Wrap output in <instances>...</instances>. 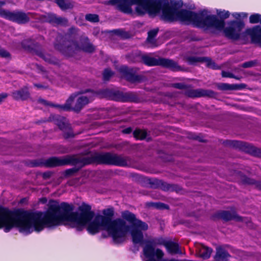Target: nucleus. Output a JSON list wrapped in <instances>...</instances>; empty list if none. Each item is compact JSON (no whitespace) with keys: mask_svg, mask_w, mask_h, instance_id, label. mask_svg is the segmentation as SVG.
Here are the masks:
<instances>
[{"mask_svg":"<svg viewBox=\"0 0 261 261\" xmlns=\"http://www.w3.org/2000/svg\"><path fill=\"white\" fill-rule=\"evenodd\" d=\"M89 205L83 204L79 207L80 214H78L72 212V205L65 202L59 204L54 200L49 201L48 208L44 213L24 212L18 214L6 209V232L16 227L20 232L28 234L33 231L40 232L45 227L51 228L62 224H69L81 231L87 225L91 234L105 230L116 243L126 240L129 227L121 218L111 219L114 215L113 208L103 210L105 216L98 215L95 217Z\"/></svg>","mask_w":261,"mask_h":261,"instance_id":"nucleus-1","label":"nucleus"},{"mask_svg":"<svg viewBox=\"0 0 261 261\" xmlns=\"http://www.w3.org/2000/svg\"><path fill=\"white\" fill-rule=\"evenodd\" d=\"M172 7H165L163 9L162 18L169 22L180 21L186 24H192L194 26L204 28L214 29L218 31H223L225 36L229 39H238L241 36L244 23L241 20L230 21L228 26L224 28L223 19L229 17L230 13L228 11L217 10V14L221 19L216 15H211L207 11L203 10L197 13L180 8L182 6L181 0L171 1Z\"/></svg>","mask_w":261,"mask_h":261,"instance_id":"nucleus-2","label":"nucleus"},{"mask_svg":"<svg viewBox=\"0 0 261 261\" xmlns=\"http://www.w3.org/2000/svg\"><path fill=\"white\" fill-rule=\"evenodd\" d=\"M93 162L120 166H126L127 164L126 159L121 156L109 153H90L81 158H77L74 155H67L63 158H50L45 161L44 165L47 167H56L66 164L75 165L79 163L86 165Z\"/></svg>","mask_w":261,"mask_h":261,"instance_id":"nucleus-3","label":"nucleus"},{"mask_svg":"<svg viewBox=\"0 0 261 261\" xmlns=\"http://www.w3.org/2000/svg\"><path fill=\"white\" fill-rule=\"evenodd\" d=\"M121 216L123 220H125L131 224L130 226L127 225L129 227L128 231H130L133 242L134 244H142L144 238L142 231L148 229L147 224L137 219L134 214L128 211L122 212Z\"/></svg>","mask_w":261,"mask_h":261,"instance_id":"nucleus-4","label":"nucleus"},{"mask_svg":"<svg viewBox=\"0 0 261 261\" xmlns=\"http://www.w3.org/2000/svg\"><path fill=\"white\" fill-rule=\"evenodd\" d=\"M109 91L108 89H104L97 93L91 90L81 92V94H84L77 98L74 107H72L74 110L80 111L84 106L92 102L98 95L101 97H107L108 95Z\"/></svg>","mask_w":261,"mask_h":261,"instance_id":"nucleus-5","label":"nucleus"},{"mask_svg":"<svg viewBox=\"0 0 261 261\" xmlns=\"http://www.w3.org/2000/svg\"><path fill=\"white\" fill-rule=\"evenodd\" d=\"M142 59L144 63L148 66L160 65L173 71L180 70V67L174 61L164 58L156 59L148 56H143Z\"/></svg>","mask_w":261,"mask_h":261,"instance_id":"nucleus-6","label":"nucleus"},{"mask_svg":"<svg viewBox=\"0 0 261 261\" xmlns=\"http://www.w3.org/2000/svg\"><path fill=\"white\" fill-rule=\"evenodd\" d=\"M0 17L19 23H24L28 22L30 18L34 17V16L31 13L26 14L22 12H11L5 10H0Z\"/></svg>","mask_w":261,"mask_h":261,"instance_id":"nucleus-7","label":"nucleus"},{"mask_svg":"<svg viewBox=\"0 0 261 261\" xmlns=\"http://www.w3.org/2000/svg\"><path fill=\"white\" fill-rule=\"evenodd\" d=\"M50 119L63 132L65 138H68L73 136L68 121L65 117L59 115H51Z\"/></svg>","mask_w":261,"mask_h":261,"instance_id":"nucleus-8","label":"nucleus"},{"mask_svg":"<svg viewBox=\"0 0 261 261\" xmlns=\"http://www.w3.org/2000/svg\"><path fill=\"white\" fill-rule=\"evenodd\" d=\"M81 44L79 45L76 42H74L72 45L68 47L67 50L74 49L75 50H83L84 51L91 53L94 51V46L89 42L87 37H84L81 41Z\"/></svg>","mask_w":261,"mask_h":261,"instance_id":"nucleus-9","label":"nucleus"},{"mask_svg":"<svg viewBox=\"0 0 261 261\" xmlns=\"http://www.w3.org/2000/svg\"><path fill=\"white\" fill-rule=\"evenodd\" d=\"M41 20L48 22L54 25H66L68 23L67 19L61 17H58L54 14H48L44 15L42 18Z\"/></svg>","mask_w":261,"mask_h":261,"instance_id":"nucleus-10","label":"nucleus"},{"mask_svg":"<svg viewBox=\"0 0 261 261\" xmlns=\"http://www.w3.org/2000/svg\"><path fill=\"white\" fill-rule=\"evenodd\" d=\"M246 33L250 36L252 41L261 46V26L257 25L246 31Z\"/></svg>","mask_w":261,"mask_h":261,"instance_id":"nucleus-11","label":"nucleus"},{"mask_svg":"<svg viewBox=\"0 0 261 261\" xmlns=\"http://www.w3.org/2000/svg\"><path fill=\"white\" fill-rule=\"evenodd\" d=\"M119 71L127 80L131 82H139L141 81V76L132 73V70L128 69L125 66L120 67Z\"/></svg>","mask_w":261,"mask_h":261,"instance_id":"nucleus-12","label":"nucleus"},{"mask_svg":"<svg viewBox=\"0 0 261 261\" xmlns=\"http://www.w3.org/2000/svg\"><path fill=\"white\" fill-rule=\"evenodd\" d=\"M196 249L199 256L203 259L208 258L213 251L212 248L206 247L203 244H198L196 246Z\"/></svg>","mask_w":261,"mask_h":261,"instance_id":"nucleus-13","label":"nucleus"},{"mask_svg":"<svg viewBox=\"0 0 261 261\" xmlns=\"http://www.w3.org/2000/svg\"><path fill=\"white\" fill-rule=\"evenodd\" d=\"M165 247L166 248L167 251L170 254H180L182 253L178 244L176 242L171 241H168L167 243H166Z\"/></svg>","mask_w":261,"mask_h":261,"instance_id":"nucleus-14","label":"nucleus"},{"mask_svg":"<svg viewBox=\"0 0 261 261\" xmlns=\"http://www.w3.org/2000/svg\"><path fill=\"white\" fill-rule=\"evenodd\" d=\"M30 94L27 88L16 90L12 93L13 98L16 100H25L29 98Z\"/></svg>","mask_w":261,"mask_h":261,"instance_id":"nucleus-15","label":"nucleus"},{"mask_svg":"<svg viewBox=\"0 0 261 261\" xmlns=\"http://www.w3.org/2000/svg\"><path fill=\"white\" fill-rule=\"evenodd\" d=\"M205 61L206 63V65L208 67L213 69H217V66L215 65V63L208 58H200L196 57H191L189 59V61L191 64H195L197 62Z\"/></svg>","mask_w":261,"mask_h":261,"instance_id":"nucleus-16","label":"nucleus"},{"mask_svg":"<svg viewBox=\"0 0 261 261\" xmlns=\"http://www.w3.org/2000/svg\"><path fill=\"white\" fill-rule=\"evenodd\" d=\"M210 92V91L204 90L200 89L196 90L191 89L188 91L186 93V94L188 96L191 97H201L209 95Z\"/></svg>","mask_w":261,"mask_h":261,"instance_id":"nucleus-17","label":"nucleus"},{"mask_svg":"<svg viewBox=\"0 0 261 261\" xmlns=\"http://www.w3.org/2000/svg\"><path fill=\"white\" fill-rule=\"evenodd\" d=\"M221 217L226 221H228L232 219L237 221H242V218L238 216L235 213H230L228 211H223L221 213Z\"/></svg>","mask_w":261,"mask_h":261,"instance_id":"nucleus-18","label":"nucleus"},{"mask_svg":"<svg viewBox=\"0 0 261 261\" xmlns=\"http://www.w3.org/2000/svg\"><path fill=\"white\" fill-rule=\"evenodd\" d=\"M76 96V94H72L71 95L69 98L67 100L66 102L64 105H56L54 106L52 105V106L56 107L59 108L60 110L67 111L71 108V103L73 102V101L74 98Z\"/></svg>","mask_w":261,"mask_h":261,"instance_id":"nucleus-19","label":"nucleus"},{"mask_svg":"<svg viewBox=\"0 0 261 261\" xmlns=\"http://www.w3.org/2000/svg\"><path fill=\"white\" fill-rule=\"evenodd\" d=\"M36 54L47 63L56 64L57 62L55 58L51 56L49 54H44L41 51H37Z\"/></svg>","mask_w":261,"mask_h":261,"instance_id":"nucleus-20","label":"nucleus"},{"mask_svg":"<svg viewBox=\"0 0 261 261\" xmlns=\"http://www.w3.org/2000/svg\"><path fill=\"white\" fill-rule=\"evenodd\" d=\"M216 256L222 260H227L230 257V255L222 247H219L217 248Z\"/></svg>","mask_w":261,"mask_h":261,"instance_id":"nucleus-21","label":"nucleus"},{"mask_svg":"<svg viewBox=\"0 0 261 261\" xmlns=\"http://www.w3.org/2000/svg\"><path fill=\"white\" fill-rule=\"evenodd\" d=\"M56 3L62 9H67L73 7V5L69 0H55Z\"/></svg>","mask_w":261,"mask_h":261,"instance_id":"nucleus-22","label":"nucleus"},{"mask_svg":"<svg viewBox=\"0 0 261 261\" xmlns=\"http://www.w3.org/2000/svg\"><path fill=\"white\" fill-rule=\"evenodd\" d=\"M229 145L236 148H239L240 149H244L245 147H247L246 143L238 141H229Z\"/></svg>","mask_w":261,"mask_h":261,"instance_id":"nucleus-23","label":"nucleus"},{"mask_svg":"<svg viewBox=\"0 0 261 261\" xmlns=\"http://www.w3.org/2000/svg\"><path fill=\"white\" fill-rule=\"evenodd\" d=\"M147 135L146 131L141 129H136L134 132V136L137 139H143Z\"/></svg>","mask_w":261,"mask_h":261,"instance_id":"nucleus-24","label":"nucleus"},{"mask_svg":"<svg viewBox=\"0 0 261 261\" xmlns=\"http://www.w3.org/2000/svg\"><path fill=\"white\" fill-rule=\"evenodd\" d=\"M158 32V29H154L150 31L148 33L147 41L153 44L154 43V38L156 36Z\"/></svg>","mask_w":261,"mask_h":261,"instance_id":"nucleus-25","label":"nucleus"},{"mask_svg":"<svg viewBox=\"0 0 261 261\" xmlns=\"http://www.w3.org/2000/svg\"><path fill=\"white\" fill-rule=\"evenodd\" d=\"M87 20L92 22H97L99 21L98 15L95 14H88L85 16Z\"/></svg>","mask_w":261,"mask_h":261,"instance_id":"nucleus-26","label":"nucleus"},{"mask_svg":"<svg viewBox=\"0 0 261 261\" xmlns=\"http://www.w3.org/2000/svg\"><path fill=\"white\" fill-rule=\"evenodd\" d=\"M249 20L251 23H256L259 22L261 23V15L259 14L251 15L250 16Z\"/></svg>","mask_w":261,"mask_h":261,"instance_id":"nucleus-27","label":"nucleus"},{"mask_svg":"<svg viewBox=\"0 0 261 261\" xmlns=\"http://www.w3.org/2000/svg\"><path fill=\"white\" fill-rule=\"evenodd\" d=\"M114 73L109 69H106L103 73V78L105 81H108L113 75Z\"/></svg>","mask_w":261,"mask_h":261,"instance_id":"nucleus-28","label":"nucleus"},{"mask_svg":"<svg viewBox=\"0 0 261 261\" xmlns=\"http://www.w3.org/2000/svg\"><path fill=\"white\" fill-rule=\"evenodd\" d=\"M232 16L237 19H240V18H244L247 17V14L244 12L241 13H233L232 14Z\"/></svg>","mask_w":261,"mask_h":261,"instance_id":"nucleus-29","label":"nucleus"},{"mask_svg":"<svg viewBox=\"0 0 261 261\" xmlns=\"http://www.w3.org/2000/svg\"><path fill=\"white\" fill-rule=\"evenodd\" d=\"M256 63L255 61H250L244 63L242 66L244 68H249L254 66Z\"/></svg>","mask_w":261,"mask_h":261,"instance_id":"nucleus-30","label":"nucleus"},{"mask_svg":"<svg viewBox=\"0 0 261 261\" xmlns=\"http://www.w3.org/2000/svg\"><path fill=\"white\" fill-rule=\"evenodd\" d=\"M232 86L228 84H221L219 86L220 89L222 90H229L232 89L231 88Z\"/></svg>","mask_w":261,"mask_h":261,"instance_id":"nucleus-31","label":"nucleus"},{"mask_svg":"<svg viewBox=\"0 0 261 261\" xmlns=\"http://www.w3.org/2000/svg\"><path fill=\"white\" fill-rule=\"evenodd\" d=\"M222 75L223 77H230V78L236 79V77L234 76V75L233 74H232L229 72L222 71ZM237 79H238V78H237Z\"/></svg>","mask_w":261,"mask_h":261,"instance_id":"nucleus-32","label":"nucleus"},{"mask_svg":"<svg viewBox=\"0 0 261 261\" xmlns=\"http://www.w3.org/2000/svg\"><path fill=\"white\" fill-rule=\"evenodd\" d=\"M0 56L2 57L7 58L10 56V54L6 50L0 48Z\"/></svg>","mask_w":261,"mask_h":261,"instance_id":"nucleus-33","label":"nucleus"},{"mask_svg":"<svg viewBox=\"0 0 261 261\" xmlns=\"http://www.w3.org/2000/svg\"><path fill=\"white\" fill-rule=\"evenodd\" d=\"M153 206H154L157 208H167V206L163 203H155L153 204Z\"/></svg>","mask_w":261,"mask_h":261,"instance_id":"nucleus-34","label":"nucleus"},{"mask_svg":"<svg viewBox=\"0 0 261 261\" xmlns=\"http://www.w3.org/2000/svg\"><path fill=\"white\" fill-rule=\"evenodd\" d=\"M174 87L179 89H183L186 88V86L181 83H176L174 84Z\"/></svg>","mask_w":261,"mask_h":261,"instance_id":"nucleus-35","label":"nucleus"},{"mask_svg":"<svg viewBox=\"0 0 261 261\" xmlns=\"http://www.w3.org/2000/svg\"><path fill=\"white\" fill-rule=\"evenodd\" d=\"M69 32L71 34H78V32H79L78 30L75 28H70L69 30Z\"/></svg>","mask_w":261,"mask_h":261,"instance_id":"nucleus-36","label":"nucleus"},{"mask_svg":"<svg viewBox=\"0 0 261 261\" xmlns=\"http://www.w3.org/2000/svg\"><path fill=\"white\" fill-rule=\"evenodd\" d=\"M8 95L6 93H3L0 94V103L7 97Z\"/></svg>","mask_w":261,"mask_h":261,"instance_id":"nucleus-37","label":"nucleus"},{"mask_svg":"<svg viewBox=\"0 0 261 261\" xmlns=\"http://www.w3.org/2000/svg\"><path fill=\"white\" fill-rule=\"evenodd\" d=\"M122 132L124 134H129L132 132V129L130 128H127L123 129Z\"/></svg>","mask_w":261,"mask_h":261,"instance_id":"nucleus-38","label":"nucleus"},{"mask_svg":"<svg viewBox=\"0 0 261 261\" xmlns=\"http://www.w3.org/2000/svg\"><path fill=\"white\" fill-rule=\"evenodd\" d=\"M34 86L38 88H45V87L41 84H35Z\"/></svg>","mask_w":261,"mask_h":261,"instance_id":"nucleus-39","label":"nucleus"},{"mask_svg":"<svg viewBox=\"0 0 261 261\" xmlns=\"http://www.w3.org/2000/svg\"><path fill=\"white\" fill-rule=\"evenodd\" d=\"M245 182L249 184H252L253 182L249 179H247L245 181Z\"/></svg>","mask_w":261,"mask_h":261,"instance_id":"nucleus-40","label":"nucleus"},{"mask_svg":"<svg viewBox=\"0 0 261 261\" xmlns=\"http://www.w3.org/2000/svg\"><path fill=\"white\" fill-rule=\"evenodd\" d=\"M39 101H40L41 103H43L45 105H48V103H47L46 101L43 99H40Z\"/></svg>","mask_w":261,"mask_h":261,"instance_id":"nucleus-41","label":"nucleus"},{"mask_svg":"<svg viewBox=\"0 0 261 261\" xmlns=\"http://www.w3.org/2000/svg\"><path fill=\"white\" fill-rule=\"evenodd\" d=\"M5 4V2L3 1H0V7L2 6Z\"/></svg>","mask_w":261,"mask_h":261,"instance_id":"nucleus-42","label":"nucleus"},{"mask_svg":"<svg viewBox=\"0 0 261 261\" xmlns=\"http://www.w3.org/2000/svg\"><path fill=\"white\" fill-rule=\"evenodd\" d=\"M69 185H73V184L72 182H70Z\"/></svg>","mask_w":261,"mask_h":261,"instance_id":"nucleus-43","label":"nucleus"},{"mask_svg":"<svg viewBox=\"0 0 261 261\" xmlns=\"http://www.w3.org/2000/svg\"><path fill=\"white\" fill-rule=\"evenodd\" d=\"M46 201V199H44L42 202H43V203H44V202H45Z\"/></svg>","mask_w":261,"mask_h":261,"instance_id":"nucleus-44","label":"nucleus"}]
</instances>
